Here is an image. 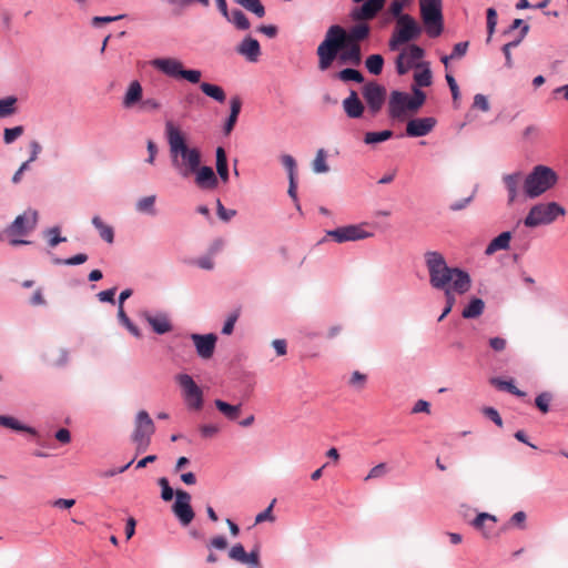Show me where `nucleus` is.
<instances>
[{
    "label": "nucleus",
    "mask_w": 568,
    "mask_h": 568,
    "mask_svg": "<svg viewBox=\"0 0 568 568\" xmlns=\"http://www.w3.org/2000/svg\"><path fill=\"white\" fill-rule=\"evenodd\" d=\"M371 28L367 23H357L348 32L338 24L331 26L316 50L318 69L321 71L329 69L336 60L338 52L345 49L348 42L358 43L365 40Z\"/></svg>",
    "instance_id": "nucleus-1"
},
{
    "label": "nucleus",
    "mask_w": 568,
    "mask_h": 568,
    "mask_svg": "<svg viewBox=\"0 0 568 568\" xmlns=\"http://www.w3.org/2000/svg\"><path fill=\"white\" fill-rule=\"evenodd\" d=\"M425 264L429 274V283L436 290L455 291L464 294L469 291L471 281L465 271L449 267L442 253L428 251L424 254Z\"/></svg>",
    "instance_id": "nucleus-2"
},
{
    "label": "nucleus",
    "mask_w": 568,
    "mask_h": 568,
    "mask_svg": "<svg viewBox=\"0 0 568 568\" xmlns=\"http://www.w3.org/2000/svg\"><path fill=\"white\" fill-rule=\"evenodd\" d=\"M165 136L173 168L183 178L193 174L201 164V152L187 145L186 136L172 121L165 122Z\"/></svg>",
    "instance_id": "nucleus-3"
},
{
    "label": "nucleus",
    "mask_w": 568,
    "mask_h": 568,
    "mask_svg": "<svg viewBox=\"0 0 568 568\" xmlns=\"http://www.w3.org/2000/svg\"><path fill=\"white\" fill-rule=\"evenodd\" d=\"M426 95L419 89L413 90V97L400 91H393L388 100V114L392 119L402 120L408 112H416L425 102Z\"/></svg>",
    "instance_id": "nucleus-4"
},
{
    "label": "nucleus",
    "mask_w": 568,
    "mask_h": 568,
    "mask_svg": "<svg viewBox=\"0 0 568 568\" xmlns=\"http://www.w3.org/2000/svg\"><path fill=\"white\" fill-rule=\"evenodd\" d=\"M557 174L545 165H537L524 181V192L530 197H537L551 189L557 183Z\"/></svg>",
    "instance_id": "nucleus-5"
},
{
    "label": "nucleus",
    "mask_w": 568,
    "mask_h": 568,
    "mask_svg": "<svg viewBox=\"0 0 568 568\" xmlns=\"http://www.w3.org/2000/svg\"><path fill=\"white\" fill-rule=\"evenodd\" d=\"M151 65L166 77L183 79L190 83H200L202 72L200 70L184 69L182 61L176 58H158L151 61Z\"/></svg>",
    "instance_id": "nucleus-6"
},
{
    "label": "nucleus",
    "mask_w": 568,
    "mask_h": 568,
    "mask_svg": "<svg viewBox=\"0 0 568 568\" xmlns=\"http://www.w3.org/2000/svg\"><path fill=\"white\" fill-rule=\"evenodd\" d=\"M422 27L409 14L398 17L395 30L389 39L388 47L392 51H396L400 45L416 40L422 34Z\"/></svg>",
    "instance_id": "nucleus-7"
},
{
    "label": "nucleus",
    "mask_w": 568,
    "mask_h": 568,
    "mask_svg": "<svg viewBox=\"0 0 568 568\" xmlns=\"http://www.w3.org/2000/svg\"><path fill=\"white\" fill-rule=\"evenodd\" d=\"M442 7V0H419L420 17L430 38H437L443 32Z\"/></svg>",
    "instance_id": "nucleus-8"
},
{
    "label": "nucleus",
    "mask_w": 568,
    "mask_h": 568,
    "mask_svg": "<svg viewBox=\"0 0 568 568\" xmlns=\"http://www.w3.org/2000/svg\"><path fill=\"white\" fill-rule=\"evenodd\" d=\"M566 210L556 202L539 203L534 205L524 220L527 227H536L552 223L558 216H564Z\"/></svg>",
    "instance_id": "nucleus-9"
},
{
    "label": "nucleus",
    "mask_w": 568,
    "mask_h": 568,
    "mask_svg": "<svg viewBox=\"0 0 568 568\" xmlns=\"http://www.w3.org/2000/svg\"><path fill=\"white\" fill-rule=\"evenodd\" d=\"M38 212L28 210L23 214L18 215L11 225L6 230V233L11 237L9 243L12 246L30 244L29 241L18 239L28 235L37 226Z\"/></svg>",
    "instance_id": "nucleus-10"
},
{
    "label": "nucleus",
    "mask_w": 568,
    "mask_h": 568,
    "mask_svg": "<svg viewBox=\"0 0 568 568\" xmlns=\"http://www.w3.org/2000/svg\"><path fill=\"white\" fill-rule=\"evenodd\" d=\"M154 432L155 426L149 413L140 410L136 414L132 433V442L135 444L138 454L144 453L149 448Z\"/></svg>",
    "instance_id": "nucleus-11"
},
{
    "label": "nucleus",
    "mask_w": 568,
    "mask_h": 568,
    "mask_svg": "<svg viewBox=\"0 0 568 568\" xmlns=\"http://www.w3.org/2000/svg\"><path fill=\"white\" fill-rule=\"evenodd\" d=\"M368 229V223L349 224L327 231L326 236L336 243L355 242L372 237L374 233Z\"/></svg>",
    "instance_id": "nucleus-12"
},
{
    "label": "nucleus",
    "mask_w": 568,
    "mask_h": 568,
    "mask_svg": "<svg viewBox=\"0 0 568 568\" xmlns=\"http://www.w3.org/2000/svg\"><path fill=\"white\" fill-rule=\"evenodd\" d=\"M363 98L372 115H376L386 100V89L375 81H369L362 88Z\"/></svg>",
    "instance_id": "nucleus-13"
},
{
    "label": "nucleus",
    "mask_w": 568,
    "mask_h": 568,
    "mask_svg": "<svg viewBox=\"0 0 568 568\" xmlns=\"http://www.w3.org/2000/svg\"><path fill=\"white\" fill-rule=\"evenodd\" d=\"M179 385L183 389L184 399L190 408L199 410L203 406V393L193 378L187 374L176 376Z\"/></svg>",
    "instance_id": "nucleus-14"
},
{
    "label": "nucleus",
    "mask_w": 568,
    "mask_h": 568,
    "mask_svg": "<svg viewBox=\"0 0 568 568\" xmlns=\"http://www.w3.org/2000/svg\"><path fill=\"white\" fill-rule=\"evenodd\" d=\"M425 54V51L417 44H409L396 58V71L399 75L406 74L412 68H419L416 63Z\"/></svg>",
    "instance_id": "nucleus-15"
},
{
    "label": "nucleus",
    "mask_w": 568,
    "mask_h": 568,
    "mask_svg": "<svg viewBox=\"0 0 568 568\" xmlns=\"http://www.w3.org/2000/svg\"><path fill=\"white\" fill-rule=\"evenodd\" d=\"M176 500L172 506L174 515L179 518L182 525H189L194 518V511L191 507V495L185 491L178 489L175 491Z\"/></svg>",
    "instance_id": "nucleus-16"
},
{
    "label": "nucleus",
    "mask_w": 568,
    "mask_h": 568,
    "mask_svg": "<svg viewBox=\"0 0 568 568\" xmlns=\"http://www.w3.org/2000/svg\"><path fill=\"white\" fill-rule=\"evenodd\" d=\"M386 0H366L362 6L352 10L351 17L355 21L372 20L384 8Z\"/></svg>",
    "instance_id": "nucleus-17"
},
{
    "label": "nucleus",
    "mask_w": 568,
    "mask_h": 568,
    "mask_svg": "<svg viewBox=\"0 0 568 568\" xmlns=\"http://www.w3.org/2000/svg\"><path fill=\"white\" fill-rule=\"evenodd\" d=\"M197 355L203 359H210L215 351L216 335L214 334H191Z\"/></svg>",
    "instance_id": "nucleus-18"
},
{
    "label": "nucleus",
    "mask_w": 568,
    "mask_h": 568,
    "mask_svg": "<svg viewBox=\"0 0 568 568\" xmlns=\"http://www.w3.org/2000/svg\"><path fill=\"white\" fill-rule=\"evenodd\" d=\"M435 124L434 118L413 119L406 125V134L413 138L425 136L434 129Z\"/></svg>",
    "instance_id": "nucleus-19"
},
{
    "label": "nucleus",
    "mask_w": 568,
    "mask_h": 568,
    "mask_svg": "<svg viewBox=\"0 0 568 568\" xmlns=\"http://www.w3.org/2000/svg\"><path fill=\"white\" fill-rule=\"evenodd\" d=\"M195 174V183L200 189L213 190L217 186L219 180L210 166H201L193 172Z\"/></svg>",
    "instance_id": "nucleus-20"
},
{
    "label": "nucleus",
    "mask_w": 568,
    "mask_h": 568,
    "mask_svg": "<svg viewBox=\"0 0 568 568\" xmlns=\"http://www.w3.org/2000/svg\"><path fill=\"white\" fill-rule=\"evenodd\" d=\"M338 62L342 64L349 63L354 65H359L362 62V52L359 43L348 42L345 45V49H342L337 58Z\"/></svg>",
    "instance_id": "nucleus-21"
},
{
    "label": "nucleus",
    "mask_w": 568,
    "mask_h": 568,
    "mask_svg": "<svg viewBox=\"0 0 568 568\" xmlns=\"http://www.w3.org/2000/svg\"><path fill=\"white\" fill-rule=\"evenodd\" d=\"M237 52L251 62H256L261 55V47L256 39L246 37L237 47Z\"/></svg>",
    "instance_id": "nucleus-22"
},
{
    "label": "nucleus",
    "mask_w": 568,
    "mask_h": 568,
    "mask_svg": "<svg viewBox=\"0 0 568 568\" xmlns=\"http://www.w3.org/2000/svg\"><path fill=\"white\" fill-rule=\"evenodd\" d=\"M343 109L348 118L358 119L363 115L365 108L356 91L352 90L349 95L343 101Z\"/></svg>",
    "instance_id": "nucleus-23"
},
{
    "label": "nucleus",
    "mask_w": 568,
    "mask_h": 568,
    "mask_svg": "<svg viewBox=\"0 0 568 568\" xmlns=\"http://www.w3.org/2000/svg\"><path fill=\"white\" fill-rule=\"evenodd\" d=\"M143 95V89L141 83L138 80H133L130 82L126 92L122 100V105L124 109H132L139 102L141 103Z\"/></svg>",
    "instance_id": "nucleus-24"
},
{
    "label": "nucleus",
    "mask_w": 568,
    "mask_h": 568,
    "mask_svg": "<svg viewBox=\"0 0 568 568\" xmlns=\"http://www.w3.org/2000/svg\"><path fill=\"white\" fill-rule=\"evenodd\" d=\"M144 318L158 334H165L172 331V324L166 314L151 315L144 313Z\"/></svg>",
    "instance_id": "nucleus-25"
},
{
    "label": "nucleus",
    "mask_w": 568,
    "mask_h": 568,
    "mask_svg": "<svg viewBox=\"0 0 568 568\" xmlns=\"http://www.w3.org/2000/svg\"><path fill=\"white\" fill-rule=\"evenodd\" d=\"M241 108H242V100L240 97H233L231 100H230V115L224 124V133L226 135H229L236 122H237V118H239V114L241 112Z\"/></svg>",
    "instance_id": "nucleus-26"
},
{
    "label": "nucleus",
    "mask_w": 568,
    "mask_h": 568,
    "mask_svg": "<svg viewBox=\"0 0 568 568\" xmlns=\"http://www.w3.org/2000/svg\"><path fill=\"white\" fill-rule=\"evenodd\" d=\"M495 524L496 517L487 513L479 514L473 520V526L480 530L485 537H489L490 530L495 527Z\"/></svg>",
    "instance_id": "nucleus-27"
},
{
    "label": "nucleus",
    "mask_w": 568,
    "mask_h": 568,
    "mask_svg": "<svg viewBox=\"0 0 568 568\" xmlns=\"http://www.w3.org/2000/svg\"><path fill=\"white\" fill-rule=\"evenodd\" d=\"M511 240L510 232H503L497 237H495L486 247L485 253L487 255H491L497 251L507 250L509 247V242Z\"/></svg>",
    "instance_id": "nucleus-28"
},
{
    "label": "nucleus",
    "mask_w": 568,
    "mask_h": 568,
    "mask_svg": "<svg viewBox=\"0 0 568 568\" xmlns=\"http://www.w3.org/2000/svg\"><path fill=\"white\" fill-rule=\"evenodd\" d=\"M200 89L205 95L212 98L213 100L220 103H224L226 100V94L223 88H221L220 85L212 84L209 82H202L200 84Z\"/></svg>",
    "instance_id": "nucleus-29"
},
{
    "label": "nucleus",
    "mask_w": 568,
    "mask_h": 568,
    "mask_svg": "<svg viewBox=\"0 0 568 568\" xmlns=\"http://www.w3.org/2000/svg\"><path fill=\"white\" fill-rule=\"evenodd\" d=\"M504 182L508 191V201L509 203H513L518 195V186L521 182V173L517 172L510 175H506L504 178Z\"/></svg>",
    "instance_id": "nucleus-30"
},
{
    "label": "nucleus",
    "mask_w": 568,
    "mask_h": 568,
    "mask_svg": "<svg viewBox=\"0 0 568 568\" xmlns=\"http://www.w3.org/2000/svg\"><path fill=\"white\" fill-rule=\"evenodd\" d=\"M216 171L223 182L229 181L227 158L222 146L216 149Z\"/></svg>",
    "instance_id": "nucleus-31"
},
{
    "label": "nucleus",
    "mask_w": 568,
    "mask_h": 568,
    "mask_svg": "<svg viewBox=\"0 0 568 568\" xmlns=\"http://www.w3.org/2000/svg\"><path fill=\"white\" fill-rule=\"evenodd\" d=\"M0 425L7 428H11L17 432H27L31 435H36V429L32 427L22 425L17 418L12 416L0 415Z\"/></svg>",
    "instance_id": "nucleus-32"
},
{
    "label": "nucleus",
    "mask_w": 568,
    "mask_h": 568,
    "mask_svg": "<svg viewBox=\"0 0 568 568\" xmlns=\"http://www.w3.org/2000/svg\"><path fill=\"white\" fill-rule=\"evenodd\" d=\"M485 303L481 298H473L469 304L464 308L462 315L464 318H476L484 312Z\"/></svg>",
    "instance_id": "nucleus-33"
},
{
    "label": "nucleus",
    "mask_w": 568,
    "mask_h": 568,
    "mask_svg": "<svg viewBox=\"0 0 568 568\" xmlns=\"http://www.w3.org/2000/svg\"><path fill=\"white\" fill-rule=\"evenodd\" d=\"M215 407L229 419L235 420L241 414V405H231L221 399H215Z\"/></svg>",
    "instance_id": "nucleus-34"
},
{
    "label": "nucleus",
    "mask_w": 568,
    "mask_h": 568,
    "mask_svg": "<svg viewBox=\"0 0 568 568\" xmlns=\"http://www.w3.org/2000/svg\"><path fill=\"white\" fill-rule=\"evenodd\" d=\"M92 224L94 227L99 231V234L102 240H104L106 243H113L114 241V232L112 226L106 225L100 216H94L92 219Z\"/></svg>",
    "instance_id": "nucleus-35"
},
{
    "label": "nucleus",
    "mask_w": 568,
    "mask_h": 568,
    "mask_svg": "<svg viewBox=\"0 0 568 568\" xmlns=\"http://www.w3.org/2000/svg\"><path fill=\"white\" fill-rule=\"evenodd\" d=\"M229 22L233 23L240 30H247L251 27V23L246 16L241 10H233L229 12V18H226Z\"/></svg>",
    "instance_id": "nucleus-36"
},
{
    "label": "nucleus",
    "mask_w": 568,
    "mask_h": 568,
    "mask_svg": "<svg viewBox=\"0 0 568 568\" xmlns=\"http://www.w3.org/2000/svg\"><path fill=\"white\" fill-rule=\"evenodd\" d=\"M326 158L327 153L324 149L317 150L315 159L312 162V169L315 173H326L329 171Z\"/></svg>",
    "instance_id": "nucleus-37"
},
{
    "label": "nucleus",
    "mask_w": 568,
    "mask_h": 568,
    "mask_svg": "<svg viewBox=\"0 0 568 568\" xmlns=\"http://www.w3.org/2000/svg\"><path fill=\"white\" fill-rule=\"evenodd\" d=\"M365 65L372 74L378 75L383 71L384 58L381 54H372L367 57Z\"/></svg>",
    "instance_id": "nucleus-38"
},
{
    "label": "nucleus",
    "mask_w": 568,
    "mask_h": 568,
    "mask_svg": "<svg viewBox=\"0 0 568 568\" xmlns=\"http://www.w3.org/2000/svg\"><path fill=\"white\" fill-rule=\"evenodd\" d=\"M236 2L247 11L256 14L258 18H263L265 16V8L260 0H236Z\"/></svg>",
    "instance_id": "nucleus-39"
},
{
    "label": "nucleus",
    "mask_w": 568,
    "mask_h": 568,
    "mask_svg": "<svg viewBox=\"0 0 568 568\" xmlns=\"http://www.w3.org/2000/svg\"><path fill=\"white\" fill-rule=\"evenodd\" d=\"M393 136V131L384 130L381 132H367L364 135V142L366 144H376L389 140Z\"/></svg>",
    "instance_id": "nucleus-40"
},
{
    "label": "nucleus",
    "mask_w": 568,
    "mask_h": 568,
    "mask_svg": "<svg viewBox=\"0 0 568 568\" xmlns=\"http://www.w3.org/2000/svg\"><path fill=\"white\" fill-rule=\"evenodd\" d=\"M155 195H149L145 197H142L136 203V210L141 213H148L151 215L155 214L154 211V204H155Z\"/></svg>",
    "instance_id": "nucleus-41"
},
{
    "label": "nucleus",
    "mask_w": 568,
    "mask_h": 568,
    "mask_svg": "<svg viewBox=\"0 0 568 568\" xmlns=\"http://www.w3.org/2000/svg\"><path fill=\"white\" fill-rule=\"evenodd\" d=\"M490 383L496 386L498 389H501V390H507L509 392L510 394L513 395H516V396H525V393L519 390L514 384L513 382H508V381H503V379H499V378H493L490 381Z\"/></svg>",
    "instance_id": "nucleus-42"
},
{
    "label": "nucleus",
    "mask_w": 568,
    "mask_h": 568,
    "mask_svg": "<svg viewBox=\"0 0 568 568\" xmlns=\"http://www.w3.org/2000/svg\"><path fill=\"white\" fill-rule=\"evenodd\" d=\"M16 103L17 99L13 97L0 99V118H6L13 114L16 112Z\"/></svg>",
    "instance_id": "nucleus-43"
},
{
    "label": "nucleus",
    "mask_w": 568,
    "mask_h": 568,
    "mask_svg": "<svg viewBox=\"0 0 568 568\" xmlns=\"http://www.w3.org/2000/svg\"><path fill=\"white\" fill-rule=\"evenodd\" d=\"M337 78L344 82L355 81L357 83H361L364 81L363 74L355 69H344L337 73Z\"/></svg>",
    "instance_id": "nucleus-44"
},
{
    "label": "nucleus",
    "mask_w": 568,
    "mask_h": 568,
    "mask_svg": "<svg viewBox=\"0 0 568 568\" xmlns=\"http://www.w3.org/2000/svg\"><path fill=\"white\" fill-rule=\"evenodd\" d=\"M486 18L488 32L487 42H490L497 26V11L494 8H488L486 11Z\"/></svg>",
    "instance_id": "nucleus-45"
},
{
    "label": "nucleus",
    "mask_w": 568,
    "mask_h": 568,
    "mask_svg": "<svg viewBox=\"0 0 568 568\" xmlns=\"http://www.w3.org/2000/svg\"><path fill=\"white\" fill-rule=\"evenodd\" d=\"M161 102L155 98H146L142 100L139 106L140 111L146 113L158 112L159 110H161Z\"/></svg>",
    "instance_id": "nucleus-46"
},
{
    "label": "nucleus",
    "mask_w": 568,
    "mask_h": 568,
    "mask_svg": "<svg viewBox=\"0 0 568 568\" xmlns=\"http://www.w3.org/2000/svg\"><path fill=\"white\" fill-rule=\"evenodd\" d=\"M414 81L418 87H429L432 84V72L428 67L414 74Z\"/></svg>",
    "instance_id": "nucleus-47"
},
{
    "label": "nucleus",
    "mask_w": 568,
    "mask_h": 568,
    "mask_svg": "<svg viewBox=\"0 0 568 568\" xmlns=\"http://www.w3.org/2000/svg\"><path fill=\"white\" fill-rule=\"evenodd\" d=\"M24 132L22 125H18L14 128H7L3 132V141L6 144L13 143L19 136H21Z\"/></svg>",
    "instance_id": "nucleus-48"
},
{
    "label": "nucleus",
    "mask_w": 568,
    "mask_h": 568,
    "mask_svg": "<svg viewBox=\"0 0 568 568\" xmlns=\"http://www.w3.org/2000/svg\"><path fill=\"white\" fill-rule=\"evenodd\" d=\"M246 556H247V552L245 551L242 544L234 545L229 551V557L232 560L241 562V564H244V561L246 560Z\"/></svg>",
    "instance_id": "nucleus-49"
},
{
    "label": "nucleus",
    "mask_w": 568,
    "mask_h": 568,
    "mask_svg": "<svg viewBox=\"0 0 568 568\" xmlns=\"http://www.w3.org/2000/svg\"><path fill=\"white\" fill-rule=\"evenodd\" d=\"M118 317L120 322L136 337H140L139 328L130 321L123 307H119Z\"/></svg>",
    "instance_id": "nucleus-50"
},
{
    "label": "nucleus",
    "mask_w": 568,
    "mask_h": 568,
    "mask_svg": "<svg viewBox=\"0 0 568 568\" xmlns=\"http://www.w3.org/2000/svg\"><path fill=\"white\" fill-rule=\"evenodd\" d=\"M551 399H552L551 394L544 392L536 397L535 404L540 412L546 414L549 412V403L551 402Z\"/></svg>",
    "instance_id": "nucleus-51"
},
{
    "label": "nucleus",
    "mask_w": 568,
    "mask_h": 568,
    "mask_svg": "<svg viewBox=\"0 0 568 568\" xmlns=\"http://www.w3.org/2000/svg\"><path fill=\"white\" fill-rule=\"evenodd\" d=\"M88 261V255L84 253H79L72 257L61 260V258H54V264H63V265H80Z\"/></svg>",
    "instance_id": "nucleus-52"
},
{
    "label": "nucleus",
    "mask_w": 568,
    "mask_h": 568,
    "mask_svg": "<svg viewBox=\"0 0 568 568\" xmlns=\"http://www.w3.org/2000/svg\"><path fill=\"white\" fill-rule=\"evenodd\" d=\"M240 316V310H235L233 311L226 318L225 323H224V326L222 328V333L225 334V335H230L232 334L233 329H234V325L237 321Z\"/></svg>",
    "instance_id": "nucleus-53"
},
{
    "label": "nucleus",
    "mask_w": 568,
    "mask_h": 568,
    "mask_svg": "<svg viewBox=\"0 0 568 568\" xmlns=\"http://www.w3.org/2000/svg\"><path fill=\"white\" fill-rule=\"evenodd\" d=\"M158 483L162 489V491H161L162 499L165 501L172 500L175 493L170 487L169 480L165 477H161Z\"/></svg>",
    "instance_id": "nucleus-54"
},
{
    "label": "nucleus",
    "mask_w": 568,
    "mask_h": 568,
    "mask_svg": "<svg viewBox=\"0 0 568 568\" xmlns=\"http://www.w3.org/2000/svg\"><path fill=\"white\" fill-rule=\"evenodd\" d=\"M45 235L49 239V245L51 247L57 246L61 242H65V237L60 236V229L58 226L51 227L47 231Z\"/></svg>",
    "instance_id": "nucleus-55"
},
{
    "label": "nucleus",
    "mask_w": 568,
    "mask_h": 568,
    "mask_svg": "<svg viewBox=\"0 0 568 568\" xmlns=\"http://www.w3.org/2000/svg\"><path fill=\"white\" fill-rule=\"evenodd\" d=\"M387 473V466L386 464L384 463H381L378 465H376L375 467H373L369 473L367 474V476L364 478L365 481H368L371 479H376V478H381L383 476H385Z\"/></svg>",
    "instance_id": "nucleus-56"
},
{
    "label": "nucleus",
    "mask_w": 568,
    "mask_h": 568,
    "mask_svg": "<svg viewBox=\"0 0 568 568\" xmlns=\"http://www.w3.org/2000/svg\"><path fill=\"white\" fill-rule=\"evenodd\" d=\"M454 291L446 290L445 297H446V307L444 308L442 315L438 317V321H443L452 311L454 304H455V296L453 294Z\"/></svg>",
    "instance_id": "nucleus-57"
},
{
    "label": "nucleus",
    "mask_w": 568,
    "mask_h": 568,
    "mask_svg": "<svg viewBox=\"0 0 568 568\" xmlns=\"http://www.w3.org/2000/svg\"><path fill=\"white\" fill-rule=\"evenodd\" d=\"M217 215L221 220L229 222L232 217L236 215L235 210H226L220 200L216 201Z\"/></svg>",
    "instance_id": "nucleus-58"
},
{
    "label": "nucleus",
    "mask_w": 568,
    "mask_h": 568,
    "mask_svg": "<svg viewBox=\"0 0 568 568\" xmlns=\"http://www.w3.org/2000/svg\"><path fill=\"white\" fill-rule=\"evenodd\" d=\"M404 7H405L404 0H393L388 8V12L394 18H396V20H398V17H402L405 14V13H403Z\"/></svg>",
    "instance_id": "nucleus-59"
},
{
    "label": "nucleus",
    "mask_w": 568,
    "mask_h": 568,
    "mask_svg": "<svg viewBox=\"0 0 568 568\" xmlns=\"http://www.w3.org/2000/svg\"><path fill=\"white\" fill-rule=\"evenodd\" d=\"M282 163L285 166V169L288 171V179L291 176L295 178L296 174V162L293 156L285 154L282 156Z\"/></svg>",
    "instance_id": "nucleus-60"
},
{
    "label": "nucleus",
    "mask_w": 568,
    "mask_h": 568,
    "mask_svg": "<svg viewBox=\"0 0 568 568\" xmlns=\"http://www.w3.org/2000/svg\"><path fill=\"white\" fill-rule=\"evenodd\" d=\"M220 432V427L215 424H206L200 426V433L203 438H212Z\"/></svg>",
    "instance_id": "nucleus-61"
},
{
    "label": "nucleus",
    "mask_w": 568,
    "mask_h": 568,
    "mask_svg": "<svg viewBox=\"0 0 568 568\" xmlns=\"http://www.w3.org/2000/svg\"><path fill=\"white\" fill-rule=\"evenodd\" d=\"M244 564L248 565V568H262L258 551L252 550L251 552H247Z\"/></svg>",
    "instance_id": "nucleus-62"
},
{
    "label": "nucleus",
    "mask_w": 568,
    "mask_h": 568,
    "mask_svg": "<svg viewBox=\"0 0 568 568\" xmlns=\"http://www.w3.org/2000/svg\"><path fill=\"white\" fill-rule=\"evenodd\" d=\"M366 383V376L359 372H354L352 374V377L349 379V384L352 386L357 387L358 389H362Z\"/></svg>",
    "instance_id": "nucleus-63"
},
{
    "label": "nucleus",
    "mask_w": 568,
    "mask_h": 568,
    "mask_svg": "<svg viewBox=\"0 0 568 568\" xmlns=\"http://www.w3.org/2000/svg\"><path fill=\"white\" fill-rule=\"evenodd\" d=\"M474 108L487 112L489 110V102L487 98L484 94H476L474 98Z\"/></svg>",
    "instance_id": "nucleus-64"
}]
</instances>
